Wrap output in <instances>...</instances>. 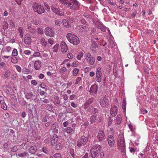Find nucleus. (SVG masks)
Instances as JSON below:
<instances>
[{
    "label": "nucleus",
    "instance_id": "32",
    "mask_svg": "<svg viewBox=\"0 0 158 158\" xmlns=\"http://www.w3.org/2000/svg\"><path fill=\"white\" fill-rule=\"evenodd\" d=\"M65 129L68 133H73L74 132V131L71 127H67Z\"/></svg>",
    "mask_w": 158,
    "mask_h": 158
},
{
    "label": "nucleus",
    "instance_id": "45",
    "mask_svg": "<svg viewBox=\"0 0 158 158\" xmlns=\"http://www.w3.org/2000/svg\"><path fill=\"white\" fill-rule=\"evenodd\" d=\"M11 48L10 46H7L6 47V50H5V52L9 53L11 52Z\"/></svg>",
    "mask_w": 158,
    "mask_h": 158
},
{
    "label": "nucleus",
    "instance_id": "31",
    "mask_svg": "<svg viewBox=\"0 0 158 158\" xmlns=\"http://www.w3.org/2000/svg\"><path fill=\"white\" fill-rule=\"evenodd\" d=\"M11 61L14 64H16L18 62V59L15 56L12 57L11 58Z\"/></svg>",
    "mask_w": 158,
    "mask_h": 158
},
{
    "label": "nucleus",
    "instance_id": "63",
    "mask_svg": "<svg viewBox=\"0 0 158 158\" xmlns=\"http://www.w3.org/2000/svg\"><path fill=\"white\" fill-rule=\"evenodd\" d=\"M6 65L5 63L4 62H2L0 64V69H2Z\"/></svg>",
    "mask_w": 158,
    "mask_h": 158
},
{
    "label": "nucleus",
    "instance_id": "35",
    "mask_svg": "<svg viewBox=\"0 0 158 158\" xmlns=\"http://www.w3.org/2000/svg\"><path fill=\"white\" fill-rule=\"evenodd\" d=\"M10 70H8L6 71L5 73L4 77L5 78H7L9 77L10 75Z\"/></svg>",
    "mask_w": 158,
    "mask_h": 158
},
{
    "label": "nucleus",
    "instance_id": "58",
    "mask_svg": "<svg viewBox=\"0 0 158 158\" xmlns=\"http://www.w3.org/2000/svg\"><path fill=\"white\" fill-rule=\"evenodd\" d=\"M31 83L34 85H36L37 84V81L35 80H32L31 81Z\"/></svg>",
    "mask_w": 158,
    "mask_h": 158
},
{
    "label": "nucleus",
    "instance_id": "2",
    "mask_svg": "<svg viewBox=\"0 0 158 158\" xmlns=\"http://www.w3.org/2000/svg\"><path fill=\"white\" fill-rule=\"evenodd\" d=\"M101 146L98 144H95L93 145L90 150L91 157L92 158H95L98 157L101 150Z\"/></svg>",
    "mask_w": 158,
    "mask_h": 158
},
{
    "label": "nucleus",
    "instance_id": "23",
    "mask_svg": "<svg viewBox=\"0 0 158 158\" xmlns=\"http://www.w3.org/2000/svg\"><path fill=\"white\" fill-rule=\"evenodd\" d=\"M118 111L117 107L116 106H114L110 111V114L113 116H115L117 114Z\"/></svg>",
    "mask_w": 158,
    "mask_h": 158
},
{
    "label": "nucleus",
    "instance_id": "24",
    "mask_svg": "<svg viewBox=\"0 0 158 158\" xmlns=\"http://www.w3.org/2000/svg\"><path fill=\"white\" fill-rule=\"evenodd\" d=\"M63 23L64 26L66 27H69L71 26L70 22L66 19L63 20Z\"/></svg>",
    "mask_w": 158,
    "mask_h": 158
},
{
    "label": "nucleus",
    "instance_id": "6",
    "mask_svg": "<svg viewBox=\"0 0 158 158\" xmlns=\"http://www.w3.org/2000/svg\"><path fill=\"white\" fill-rule=\"evenodd\" d=\"M88 141V137L82 136L79 138L77 142V145L78 148H82L83 146L86 145Z\"/></svg>",
    "mask_w": 158,
    "mask_h": 158
},
{
    "label": "nucleus",
    "instance_id": "7",
    "mask_svg": "<svg viewBox=\"0 0 158 158\" xmlns=\"http://www.w3.org/2000/svg\"><path fill=\"white\" fill-rule=\"evenodd\" d=\"M45 34L47 36H52L55 34L54 30L52 28L47 27L45 29Z\"/></svg>",
    "mask_w": 158,
    "mask_h": 158
},
{
    "label": "nucleus",
    "instance_id": "3",
    "mask_svg": "<svg viewBox=\"0 0 158 158\" xmlns=\"http://www.w3.org/2000/svg\"><path fill=\"white\" fill-rule=\"evenodd\" d=\"M66 37L69 41L74 45H76L80 43L79 38L76 35L71 33L67 34Z\"/></svg>",
    "mask_w": 158,
    "mask_h": 158
},
{
    "label": "nucleus",
    "instance_id": "64",
    "mask_svg": "<svg viewBox=\"0 0 158 158\" xmlns=\"http://www.w3.org/2000/svg\"><path fill=\"white\" fill-rule=\"evenodd\" d=\"M67 56L69 58L72 59L73 58V55L71 53H69Z\"/></svg>",
    "mask_w": 158,
    "mask_h": 158
},
{
    "label": "nucleus",
    "instance_id": "61",
    "mask_svg": "<svg viewBox=\"0 0 158 158\" xmlns=\"http://www.w3.org/2000/svg\"><path fill=\"white\" fill-rule=\"evenodd\" d=\"M52 106L51 105H49L46 107V109L50 111L52 110Z\"/></svg>",
    "mask_w": 158,
    "mask_h": 158
},
{
    "label": "nucleus",
    "instance_id": "18",
    "mask_svg": "<svg viewBox=\"0 0 158 158\" xmlns=\"http://www.w3.org/2000/svg\"><path fill=\"white\" fill-rule=\"evenodd\" d=\"M117 145L124 149L125 147L124 140L123 139H120L118 140Z\"/></svg>",
    "mask_w": 158,
    "mask_h": 158
},
{
    "label": "nucleus",
    "instance_id": "62",
    "mask_svg": "<svg viewBox=\"0 0 158 158\" xmlns=\"http://www.w3.org/2000/svg\"><path fill=\"white\" fill-rule=\"evenodd\" d=\"M33 23L35 25H38L40 23V21L39 20L33 21Z\"/></svg>",
    "mask_w": 158,
    "mask_h": 158
},
{
    "label": "nucleus",
    "instance_id": "54",
    "mask_svg": "<svg viewBox=\"0 0 158 158\" xmlns=\"http://www.w3.org/2000/svg\"><path fill=\"white\" fill-rule=\"evenodd\" d=\"M137 12L136 11H135L134 12H133L132 13V14L130 18L132 19V18H135V15H136V14H137Z\"/></svg>",
    "mask_w": 158,
    "mask_h": 158
},
{
    "label": "nucleus",
    "instance_id": "38",
    "mask_svg": "<svg viewBox=\"0 0 158 158\" xmlns=\"http://www.w3.org/2000/svg\"><path fill=\"white\" fill-rule=\"evenodd\" d=\"M29 155L28 153L27 152H24L23 153H19L18 154V156L20 157H23Z\"/></svg>",
    "mask_w": 158,
    "mask_h": 158
},
{
    "label": "nucleus",
    "instance_id": "43",
    "mask_svg": "<svg viewBox=\"0 0 158 158\" xmlns=\"http://www.w3.org/2000/svg\"><path fill=\"white\" fill-rule=\"evenodd\" d=\"M62 145L61 143L57 144L56 146V149L57 150H59L62 149Z\"/></svg>",
    "mask_w": 158,
    "mask_h": 158
},
{
    "label": "nucleus",
    "instance_id": "47",
    "mask_svg": "<svg viewBox=\"0 0 158 158\" xmlns=\"http://www.w3.org/2000/svg\"><path fill=\"white\" fill-rule=\"evenodd\" d=\"M54 103L56 105H60V102L59 99H54Z\"/></svg>",
    "mask_w": 158,
    "mask_h": 158
},
{
    "label": "nucleus",
    "instance_id": "55",
    "mask_svg": "<svg viewBox=\"0 0 158 158\" xmlns=\"http://www.w3.org/2000/svg\"><path fill=\"white\" fill-rule=\"evenodd\" d=\"M24 53L26 55H30L31 54V51L29 50H26L24 52Z\"/></svg>",
    "mask_w": 158,
    "mask_h": 158
},
{
    "label": "nucleus",
    "instance_id": "16",
    "mask_svg": "<svg viewBox=\"0 0 158 158\" xmlns=\"http://www.w3.org/2000/svg\"><path fill=\"white\" fill-rule=\"evenodd\" d=\"M58 136L56 134H54L52 137L50 139L51 144L52 145H54L58 140Z\"/></svg>",
    "mask_w": 158,
    "mask_h": 158
},
{
    "label": "nucleus",
    "instance_id": "56",
    "mask_svg": "<svg viewBox=\"0 0 158 158\" xmlns=\"http://www.w3.org/2000/svg\"><path fill=\"white\" fill-rule=\"evenodd\" d=\"M101 77L96 76V80L98 82H100L101 81Z\"/></svg>",
    "mask_w": 158,
    "mask_h": 158
},
{
    "label": "nucleus",
    "instance_id": "9",
    "mask_svg": "<svg viewBox=\"0 0 158 158\" xmlns=\"http://www.w3.org/2000/svg\"><path fill=\"white\" fill-rule=\"evenodd\" d=\"M98 139L101 141L105 139L106 136V134L103 130H100L98 133L97 136Z\"/></svg>",
    "mask_w": 158,
    "mask_h": 158
},
{
    "label": "nucleus",
    "instance_id": "22",
    "mask_svg": "<svg viewBox=\"0 0 158 158\" xmlns=\"http://www.w3.org/2000/svg\"><path fill=\"white\" fill-rule=\"evenodd\" d=\"M41 66V61L40 60L36 61L34 64V67L36 70L39 69Z\"/></svg>",
    "mask_w": 158,
    "mask_h": 158
},
{
    "label": "nucleus",
    "instance_id": "41",
    "mask_svg": "<svg viewBox=\"0 0 158 158\" xmlns=\"http://www.w3.org/2000/svg\"><path fill=\"white\" fill-rule=\"evenodd\" d=\"M97 119L96 117L94 115H92L90 118V121L91 123L95 122Z\"/></svg>",
    "mask_w": 158,
    "mask_h": 158
},
{
    "label": "nucleus",
    "instance_id": "59",
    "mask_svg": "<svg viewBox=\"0 0 158 158\" xmlns=\"http://www.w3.org/2000/svg\"><path fill=\"white\" fill-rule=\"evenodd\" d=\"M15 67L17 71L19 72H21V69L20 66L16 65H15Z\"/></svg>",
    "mask_w": 158,
    "mask_h": 158
},
{
    "label": "nucleus",
    "instance_id": "53",
    "mask_svg": "<svg viewBox=\"0 0 158 158\" xmlns=\"http://www.w3.org/2000/svg\"><path fill=\"white\" fill-rule=\"evenodd\" d=\"M78 64L75 62H73L71 66L72 67H76L78 66Z\"/></svg>",
    "mask_w": 158,
    "mask_h": 158
},
{
    "label": "nucleus",
    "instance_id": "39",
    "mask_svg": "<svg viewBox=\"0 0 158 158\" xmlns=\"http://www.w3.org/2000/svg\"><path fill=\"white\" fill-rule=\"evenodd\" d=\"M84 54L83 52H81L79 53L78 54V55L77 56V59L78 60H80L82 57L83 56V55Z\"/></svg>",
    "mask_w": 158,
    "mask_h": 158
},
{
    "label": "nucleus",
    "instance_id": "28",
    "mask_svg": "<svg viewBox=\"0 0 158 158\" xmlns=\"http://www.w3.org/2000/svg\"><path fill=\"white\" fill-rule=\"evenodd\" d=\"M102 75V73L101 72V68L100 67H98L97 69V71L96 73V76L101 77Z\"/></svg>",
    "mask_w": 158,
    "mask_h": 158
},
{
    "label": "nucleus",
    "instance_id": "17",
    "mask_svg": "<svg viewBox=\"0 0 158 158\" xmlns=\"http://www.w3.org/2000/svg\"><path fill=\"white\" fill-rule=\"evenodd\" d=\"M60 47L61 51L62 52H65L67 51L68 48L65 42H61L60 44Z\"/></svg>",
    "mask_w": 158,
    "mask_h": 158
},
{
    "label": "nucleus",
    "instance_id": "19",
    "mask_svg": "<svg viewBox=\"0 0 158 158\" xmlns=\"http://www.w3.org/2000/svg\"><path fill=\"white\" fill-rule=\"evenodd\" d=\"M37 148L35 146H33L30 147L28 149L29 152L31 154H35L37 150Z\"/></svg>",
    "mask_w": 158,
    "mask_h": 158
},
{
    "label": "nucleus",
    "instance_id": "33",
    "mask_svg": "<svg viewBox=\"0 0 158 158\" xmlns=\"http://www.w3.org/2000/svg\"><path fill=\"white\" fill-rule=\"evenodd\" d=\"M3 99H0V102L1 104V107L4 110L6 109V104L3 102Z\"/></svg>",
    "mask_w": 158,
    "mask_h": 158
},
{
    "label": "nucleus",
    "instance_id": "4",
    "mask_svg": "<svg viewBox=\"0 0 158 158\" xmlns=\"http://www.w3.org/2000/svg\"><path fill=\"white\" fill-rule=\"evenodd\" d=\"M32 8L35 12H36L39 14L44 13L45 11L43 6L36 2L33 3Z\"/></svg>",
    "mask_w": 158,
    "mask_h": 158
},
{
    "label": "nucleus",
    "instance_id": "15",
    "mask_svg": "<svg viewBox=\"0 0 158 158\" xmlns=\"http://www.w3.org/2000/svg\"><path fill=\"white\" fill-rule=\"evenodd\" d=\"M97 90V86L95 84L93 85L90 87L89 92L91 94L94 95L95 94H96Z\"/></svg>",
    "mask_w": 158,
    "mask_h": 158
},
{
    "label": "nucleus",
    "instance_id": "60",
    "mask_svg": "<svg viewBox=\"0 0 158 158\" xmlns=\"http://www.w3.org/2000/svg\"><path fill=\"white\" fill-rule=\"evenodd\" d=\"M42 151L44 152V153H47V152H48V151L47 150L46 147H43L42 148Z\"/></svg>",
    "mask_w": 158,
    "mask_h": 158
},
{
    "label": "nucleus",
    "instance_id": "14",
    "mask_svg": "<svg viewBox=\"0 0 158 158\" xmlns=\"http://www.w3.org/2000/svg\"><path fill=\"white\" fill-rule=\"evenodd\" d=\"M31 36L29 34H27L24 38V42L27 45H30L32 42Z\"/></svg>",
    "mask_w": 158,
    "mask_h": 158
},
{
    "label": "nucleus",
    "instance_id": "25",
    "mask_svg": "<svg viewBox=\"0 0 158 158\" xmlns=\"http://www.w3.org/2000/svg\"><path fill=\"white\" fill-rule=\"evenodd\" d=\"M79 71L80 70L79 69L77 68H75L71 72L72 75L75 77L77 76Z\"/></svg>",
    "mask_w": 158,
    "mask_h": 158
},
{
    "label": "nucleus",
    "instance_id": "13",
    "mask_svg": "<svg viewBox=\"0 0 158 158\" xmlns=\"http://www.w3.org/2000/svg\"><path fill=\"white\" fill-rule=\"evenodd\" d=\"M98 46L97 44L95 41H92L90 47V50L93 53L97 52L98 48Z\"/></svg>",
    "mask_w": 158,
    "mask_h": 158
},
{
    "label": "nucleus",
    "instance_id": "42",
    "mask_svg": "<svg viewBox=\"0 0 158 158\" xmlns=\"http://www.w3.org/2000/svg\"><path fill=\"white\" fill-rule=\"evenodd\" d=\"M82 78L81 77H77L76 80V81L74 83V84L75 85H77L78 84H79L80 82L81 81Z\"/></svg>",
    "mask_w": 158,
    "mask_h": 158
},
{
    "label": "nucleus",
    "instance_id": "12",
    "mask_svg": "<svg viewBox=\"0 0 158 158\" xmlns=\"http://www.w3.org/2000/svg\"><path fill=\"white\" fill-rule=\"evenodd\" d=\"M107 141L110 146L112 147L115 143V140L113 136L112 135H109L107 137Z\"/></svg>",
    "mask_w": 158,
    "mask_h": 158
},
{
    "label": "nucleus",
    "instance_id": "46",
    "mask_svg": "<svg viewBox=\"0 0 158 158\" xmlns=\"http://www.w3.org/2000/svg\"><path fill=\"white\" fill-rule=\"evenodd\" d=\"M126 102L125 99H123L122 102V108L123 109L125 110L126 109Z\"/></svg>",
    "mask_w": 158,
    "mask_h": 158
},
{
    "label": "nucleus",
    "instance_id": "10",
    "mask_svg": "<svg viewBox=\"0 0 158 158\" xmlns=\"http://www.w3.org/2000/svg\"><path fill=\"white\" fill-rule=\"evenodd\" d=\"M58 126V123H54L51 126L49 131L50 134H52L53 133H57L58 132V130L56 128V127Z\"/></svg>",
    "mask_w": 158,
    "mask_h": 158
},
{
    "label": "nucleus",
    "instance_id": "29",
    "mask_svg": "<svg viewBox=\"0 0 158 158\" xmlns=\"http://www.w3.org/2000/svg\"><path fill=\"white\" fill-rule=\"evenodd\" d=\"M74 149L73 148H70L69 149V153L72 156L73 158H76V156L75 154L74 153Z\"/></svg>",
    "mask_w": 158,
    "mask_h": 158
},
{
    "label": "nucleus",
    "instance_id": "57",
    "mask_svg": "<svg viewBox=\"0 0 158 158\" xmlns=\"http://www.w3.org/2000/svg\"><path fill=\"white\" fill-rule=\"evenodd\" d=\"M18 77L17 74L16 73H14L12 74L11 76V79L14 80Z\"/></svg>",
    "mask_w": 158,
    "mask_h": 158
},
{
    "label": "nucleus",
    "instance_id": "21",
    "mask_svg": "<svg viewBox=\"0 0 158 158\" xmlns=\"http://www.w3.org/2000/svg\"><path fill=\"white\" fill-rule=\"evenodd\" d=\"M25 30L22 27H20L17 29V33L19 34L21 38H22L23 36V34Z\"/></svg>",
    "mask_w": 158,
    "mask_h": 158
},
{
    "label": "nucleus",
    "instance_id": "40",
    "mask_svg": "<svg viewBox=\"0 0 158 158\" xmlns=\"http://www.w3.org/2000/svg\"><path fill=\"white\" fill-rule=\"evenodd\" d=\"M18 55V52L17 49H14L12 52V55L13 56H16Z\"/></svg>",
    "mask_w": 158,
    "mask_h": 158
},
{
    "label": "nucleus",
    "instance_id": "5",
    "mask_svg": "<svg viewBox=\"0 0 158 158\" xmlns=\"http://www.w3.org/2000/svg\"><path fill=\"white\" fill-rule=\"evenodd\" d=\"M27 114L29 119H31L33 122H34V118L37 115V111L34 106L32 108H28L27 110Z\"/></svg>",
    "mask_w": 158,
    "mask_h": 158
},
{
    "label": "nucleus",
    "instance_id": "34",
    "mask_svg": "<svg viewBox=\"0 0 158 158\" xmlns=\"http://www.w3.org/2000/svg\"><path fill=\"white\" fill-rule=\"evenodd\" d=\"M116 121L117 124L118 125L120 124L122 121V118L120 115H118L116 118Z\"/></svg>",
    "mask_w": 158,
    "mask_h": 158
},
{
    "label": "nucleus",
    "instance_id": "36",
    "mask_svg": "<svg viewBox=\"0 0 158 158\" xmlns=\"http://www.w3.org/2000/svg\"><path fill=\"white\" fill-rule=\"evenodd\" d=\"M61 155L59 153L55 154L52 157H51L50 158H60Z\"/></svg>",
    "mask_w": 158,
    "mask_h": 158
},
{
    "label": "nucleus",
    "instance_id": "26",
    "mask_svg": "<svg viewBox=\"0 0 158 158\" xmlns=\"http://www.w3.org/2000/svg\"><path fill=\"white\" fill-rule=\"evenodd\" d=\"M27 29L29 30V31L32 34L35 33V29L32 26H31L29 25H27Z\"/></svg>",
    "mask_w": 158,
    "mask_h": 158
},
{
    "label": "nucleus",
    "instance_id": "51",
    "mask_svg": "<svg viewBox=\"0 0 158 158\" xmlns=\"http://www.w3.org/2000/svg\"><path fill=\"white\" fill-rule=\"evenodd\" d=\"M55 23L57 26H60L61 23V22L59 20H56L55 21Z\"/></svg>",
    "mask_w": 158,
    "mask_h": 158
},
{
    "label": "nucleus",
    "instance_id": "30",
    "mask_svg": "<svg viewBox=\"0 0 158 158\" xmlns=\"http://www.w3.org/2000/svg\"><path fill=\"white\" fill-rule=\"evenodd\" d=\"M59 44H55L53 48H52V51L53 52H57L59 49Z\"/></svg>",
    "mask_w": 158,
    "mask_h": 158
},
{
    "label": "nucleus",
    "instance_id": "1",
    "mask_svg": "<svg viewBox=\"0 0 158 158\" xmlns=\"http://www.w3.org/2000/svg\"><path fill=\"white\" fill-rule=\"evenodd\" d=\"M65 6L72 9H76V6L78 5L79 2L76 0H59Z\"/></svg>",
    "mask_w": 158,
    "mask_h": 158
},
{
    "label": "nucleus",
    "instance_id": "20",
    "mask_svg": "<svg viewBox=\"0 0 158 158\" xmlns=\"http://www.w3.org/2000/svg\"><path fill=\"white\" fill-rule=\"evenodd\" d=\"M100 103L102 107H107L109 104L108 99H100Z\"/></svg>",
    "mask_w": 158,
    "mask_h": 158
},
{
    "label": "nucleus",
    "instance_id": "27",
    "mask_svg": "<svg viewBox=\"0 0 158 158\" xmlns=\"http://www.w3.org/2000/svg\"><path fill=\"white\" fill-rule=\"evenodd\" d=\"M40 43L44 47L46 46L48 44L47 41L44 38H42L40 40Z\"/></svg>",
    "mask_w": 158,
    "mask_h": 158
},
{
    "label": "nucleus",
    "instance_id": "48",
    "mask_svg": "<svg viewBox=\"0 0 158 158\" xmlns=\"http://www.w3.org/2000/svg\"><path fill=\"white\" fill-rule=\"evenodd\" d=\"M67 70L66 68L65 67H62L60 70V72L61 73H63L66 71Z\"/></svg>",
    "mask_w": 158,
    "mask_h": 158
},
{
    "label": "nucleus",
    "instance_id": "11",
    "mask_svg": "<svg viewBox=\"0 0 158 158\" xmlns=\"http://www.w3.org/2000/svg\"><path fill=\"white\" fill-rule=\"evenodd\" d=\"M86 61L89 64L93 65L95 62V59L94 57L91 56L89 53H87L86 55Z\"/></svg>",
    "mask_w": 158,
    "mask_h": 158
},
{
    "label": "nucleus",
    "instance_id": "50",
    "mask_svg": "<svg viewBox=\"0 0 158 158\" xmlns=\"http://www.w3.org/2000/svg\"><path fill=\"white\" fill-rule=\"evenodd\" d=\"M20 100L19 101L20 104L22 105L23 106L26 104V102L25 101H24V99H20Z\"/></svg>",
    "mask_w": 158,
    "mask_h": 158
},
{
    "label": "nucleus",
    "instance_id": "52",
    "mask_svg": "<svg viewBox=\"0 0 158 158\" xmlns=\"http://www.w3.org/2000/svg\"><path fill=\"white\" fill-rule=\"evenodd\" d=\"M37 32L40 34H42L43 33V29H41L39 28H38L37 29Z\"/></svg>",
    "mask_w": 158,
    "mask_h": 158
},
{
    "label": "nucleus",
    "instance_id": "8",
    "mask_svg": "<svg viewBox=\"0 0 158 158\" xmlns=\"http://www.w3.org/2000/svg\"><path fill=\"white\" fill-rule=\"evenodd\" d=\"M51 8L53 12L58 15L61 16L64 15V12L61 9H60L59 7L56 8L55 6H51Z\"/></svg>",
    "mask_w": 158,
    "mask_h": 158
},
{
    "label": "nucleus",
    "instance_id": "37",
    "mask_svg": "<svg viewBox=\"0 0 158 158\" xmlns=\"http://www.w3.org/2000/svg\"><path fill=\"white\" fill-rule=\"evenodd\" d=\"M33 57H40L42 58L41 56V54L39 52H36L33 53Z\"/></svg>",
    "mask_w": 158,
    "mask_h": 158
},
{
    "label": "nucleus",
    "instance_id": "44",
    "mask_svg": "<svg viewBox=\"0 0 158 158\" xmlns=\"http://www.w3.org/2000/svg\"><path fill=\"white\" fill-rule=\"evenodd\" d=\"M54 40L53 38H50L48 39V42L49 44H50L51 45L54 44Z\"/></svg>",
    "mask_w": 158,
    "mask_h": 158
},
{
    "label": "nucleus",
    "instance_id": "49",
    "mask_svg": "<svg viewBox=\"0 0 158 158\" xmlns=\"http://www.w3.org/2000/svg\"><path fill=\"white\" fill-rule=\"evenodd\" d=\"M18 150L17 146H15L13 147L11 149V151L13 152H16Z\"/></svg>",
    "mask_w": 158,
    "mask_h": 158
}]
</instances>
